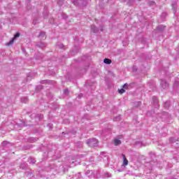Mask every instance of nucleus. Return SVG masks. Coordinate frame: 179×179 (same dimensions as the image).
I'll return each instance as SVG.
<instances>
[{"mask_svg": "<svg viewBox=\"0 0 179 179\" xmlns=\"http://www.w3.org/2000/svg\"><path fill=\"white\" fill-rule=\"evenodd\" d=\"M87 143L89 146H90V148H93L97 145V139L96 138L90 139L87 141Z\"/></svg>", "mask_w": 179, "mask_h": 179, "instance_id": "obj_1", "label": "nucleus"}, {"mask_svg": "<svg viewBox=\"0 0 179 179\" xmlns=\"http://www.w3.org/2000/svg\"><path fill=\"white\" fill-rule=\"evenodd\" d=\"M20 34H19V32H17L13 37V38L12 40H10L9 41V43H7V45H12V44L13 43H15V38H17V37H20Z\"/></svg>", "mask_w": 179, "mask_h": 179, "instance_id": "obj_2", "label": "nucleus"}, {"mask_svg": "<svg viewBox=\"0 0 179 179\" xmlns=\"http://www.w3.org/2000/svg\"><path fill=\"white\" fill-rule=\"evenodd\" d=\"M123 157V164L124 166H128V159H127V157H125V155L122 154V155Z\"/></svg>", "mask_w": 179, "mask_h": 179, "instance_id": "obj_3", "label": "nucleus"}, {"mask_svg": "<svg viewBox=\"0 0 179 179\" xmlns=\"http://www.w3.org/2000/svg\"><path fill=\"white\" fill-rule=\"evenodd\" d=\"M115 146H118V145H121V140L115 139L113 140Z\"/></svg>", "mask_w": 179, "mask_h": 179, "instance_id": "obj_4", "label": "nucleus"}, {"mask_svg": "<svg viewBox=\"0 0 179 179\" xmlns=\"http://www.w3.org/2000/svg\"><path fill=\"white\" fill-rule=\"evenodd\" d=\"M103 62L107 65H110V64H111V59L106 58L103 59Z\"/></svg>", "mask_w": 179, "mask_h": 179, "instance_id": "obj_5", "label": "nucleus"}, {"mask_svg": "<svg viewBox=\"0 0 179 179\" xmlns=\"http://www.w3.org/2000/svg\"><path fill=\"white\" fill-rule=\"evenodd\" d=\"M118 93H120V94H122L123 93H125V90H124V88L118 90Z\"/></svg>", "mask_w": 179, "mask_h": 179, "instance_id": "obj_6", "label": "nucleus"}, {"mask_svg": "<svg viewBox=\"0 0 179 179\" xmlns=\"http://www.w3.org/2000/svg\"><path fill=\"white\" fill-rule=\"evenodd\" d=\"M123 89H128V85L127 84H124L123 86H122Z\"/></svg>", "mask_w": 179, "mask_h": 179, "instance_id": "obj_7", "label": "nucleus"}, {"mask_svg": "<svg viewBox=\"0 0 179 179\" xmlns=\"http://www.w3.org/2000/svg\"><path fill=\"white\" fill-rule=\"evenodd\" d=\"M64 92H65L66 94H69V92L68 91V90H65Z\"/></svg>", "mask_w": 179, "mask_h": 179, "instance_id": "obj_8", "label": "nucleus"}]
</instances>
